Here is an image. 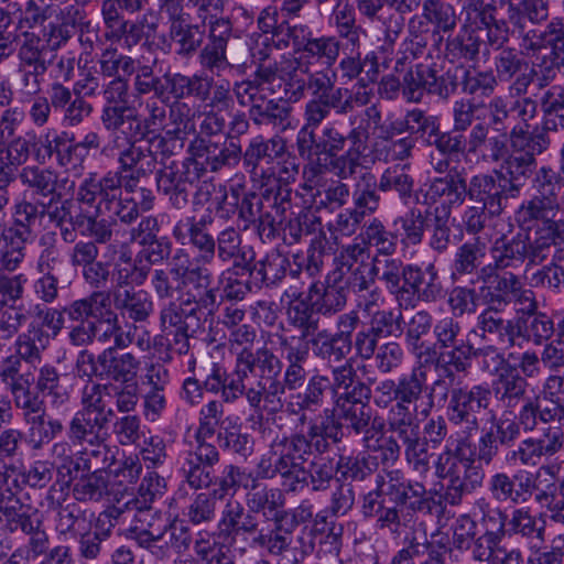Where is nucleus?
Here are the masks:
<instances>
[{"label": "nucleus", "mask_w": 564, "mask_h": 564, "mask_svg": "<svg viewBox=\"0 0 564 564\" xmlns=\"http://www.w3.org/2000/svg\"><path fill=\"white\" fill-rule=\"evenodd\" d=\"M254 482V478L251 474L240 470L239 468L229 466L225 470V475L220 481V494L219 498H224L228 495H234L237 487L248 488Z\"/></svg>", "instance_id": "nucleus-46"}, {"label": "nucleus", "mask_w": 564, "mask_h": 564, "mask_svg": "<svg viewBox=\"0 0 564 564\" xmlns=\"http://www.w3.org/2000/svg\"><path fill=\"white\" fill-rule=\"evenodd\" d=\"M525 253V245L522 241H512L509 245L505 246L503 250H500L499 247L494 250V258L501 265H509L513 261H521Z\"/></svg>", "instance_id": "nucleus-61"}, {"label": "nucleus", "mask_w": 564, "mask_h": 564, "mask_svg": "<svg viewBox=\"0 0 564 564\" xmlns=\"http://www.w3.org/2000/svg\"><path fill=\"white\" fill-rule=\"evenodd\" d=\"M403 352L399 344L387 343L380 347L377 354V366L382 372H390L402 361Z\"/></svg>", "instance_id": "nucleus-52"}, {"label": "nucleus", "mask_w": 564, "mask_h": 564, "mask_svg": "<svg viewBox=\"0 0 564 564\" xmlns=\"http://www.w3.org/2000/svg\"><path fill=\"white\" fill-rule=\"evenodd\" d=\"M112 411L98 406L97 404H89L84 410L76 413L70 425V435L79 441L88 440L93 443L98 438L99 431L109 421Z\"/></svg>", "instance_id": "nucleus-14"}, {"label": "nucleus", "mask_w": 564, "mask_h": 564, "mask_svg": "<svg viewBox=\"0 0 564 564\" xmlns=\"http://www.w3.org/2000/svg\"><path fill=\"white\" fill-rule=\"evenodd\" d=\"M424 383L425 378L421 372H412L399 378L398 403L391 409L389 415L391 426L399 424L400 419H404L405 422H412L406 404L413 403L420 398Z\"/></svg>", "instance_id": "nucleus-15"}, {"label": "nucleus", "mask_w": 564, "mask_h": 564, "mask_svg": "<svg viewBox=\"0 0 564 564\" xmlns=\"http://www.w3.org/2000/svg\"><path fill=\"white\" fill-rule=\"evenodd\" d=\"M394 232L402 243L406 246L421 242L423 236V219L421 215L411 213L401 217L394 223Z\"/></svg>", "instance_id": "nucleus-33"}, {"label": "nucleus", "mask_w": 564, "mask_h": 564, "mask_svg": "<svg viewBox=\"0 0 564 564\" xmlns=\"http://www.w3.org/2000/svg\"><path fill=\"white\" fill-rule=\"evenodd\" d=\"M12 393L17 406L25 410L28 419L42 412V402L36 395H33L24 384L15 382L12 387Z\"/></svg>", "instance_id": "nucleus-51"}, {"label": "nucleus", "mask_w": 564, "mask_h": 564, "mask_svg": "<svg viewBox=\"0 0 564 564\" xmlns=\"http://www.w3.org/2000/svg\"><path fill=\"white\" fill-rule=\"evenodd\" d=\"M382 270L381 279L386 282L387 288L391 293H398L401 291V275L402 269L401 263L394 259H379L376 258L375 267L368 269V274L371 275L373 271L380 272Z\"/></svg>", "instance_id": "nucleus-37"}, {"label": "nucleus", "mask_w": 564, "mask_h": 564, "mask_svg": "<svg viewBox=\"0 0 564 564\" xmlns=\"http://www.w3.org/2000/svg\"><path fill=\"white\" fill-rule=\"evenodd\" d=\"M491 489L499 500L525 501L531 494V480L528 477L510 480L506 475L499 474L492 478Z\"/></svg>", "instance_id": "nucleus-22"}, {"label": "nucleus", "mask_w": 564, "mask_h": 564, "mask_svg": "<svg viewBox=\"0 0 564 564\" xmlns=\"http://www.w3.org/2000/svg\"><path fill=\"white\" fill-rule=\"evenodd\" d=\"M564 397V380L558 376H551L546 379L541 395L539 397L544 404L541 410V420L543 423L555 420L560 413H564V406L561 401Z\"/></svg>", "instance_id": "nucleus-21"}, {"label": "nucleus", "mask_w": 564, "mask_h": 564, "mask_svg": "<svg viewBox=\"0 0 564 564\" xmlns=\"http://www.w3.org/2000/svg\"><path fill=\"white\" fill-rule=\"evenodd\" d=\"M316 88L322 96L332 87V78L327 74L317 73L307 76V67L296 58L281 61L279 67L273 70L271 67L261 66L253 79L241 83L238 86V95L246 94L250 101L263 99L284 86L285 91L292 90L293 97L297 99L304 90L307 80Z\"/></svg>", "instance_id": "nucleus-1"}, {"label": "nucleus", "mask_w": 564, "mask_h": 564, "mask_svg": "<svg viewBox=\"0 0 564 564\" xmlns=\"http://www.w3.org/2000/svg\"><path fill=\"white\" fill-rule=\"evenodd\" d=\"M521 289V283L517 276L510 272L491 275L485 281L480 289V295L486 303L495 306L500 305L511 296H516Z\"/></svg>", "instance_id": "nucleus-19"}, {"label": "nucleus", "mask_w": 564, "mask_h": 564, "mask_svg": "<svg viewBox=\"0 0 564 564\" xmlns=\"http://www.w3.org/2000/svg\"><path fill=\"white\" fill-rule=\"evenodd\" d=\"M48 344V335L44 330L32 328L21 335L17 340V351L21 358L30 364L40 361V352Z\"/></svg>", "instance_id": "nucleus-28"}, {"label": "nucleus", "mask_w": 564, "mask_h": 564, "mask_svg": "<svg viewBox=\"0 0 564 564\" xmlns=\"http://www.w3.org/2000/svg\"><path fill=\"white\" fill-rule=\"evenodd\" d=\"M218 440L221 447L228 448L234 453L245 456L250 451L249 438L240 433L239 419L237 416H228L221 422Z\"/></svg>", "instance_id": "nucleus-26"}, {"label": "nucleus", "mask_w": 564, "mask_h": 564, "mask_svg": "<svg viewBox=\"0 0 564 564\" xmlns=\"http://www.w3.org/2000/svg\"><path fill=\"white\" fill-rule=\"evenodd\" d=\"M528 124H519L511 133L512 153L505 162L506 173L512 175L514 186H522L531 173L534 156L547 145L542 134L533 135Z\"/></svg>", "instance_id": "nucleus-3"}, {"label": "nucleus", "mask_w": 564, "mask_h": 564, "mask_svg": "<svg viewBox=\"0 0 564 564\" xmlns=\"http://www.w3.org/2000/svg\"><path fill=\"white\" fill-rule=\"evenodd\" d=\"M308 297L313 300L316 312L323 313L339 311L346 303V295L343 289L337 286L324 288L321 283L311 285Z\"/></svg>", "instance_id": "nucleus-25"}, {"label": "nucleus", "mask_w": 564, "mask_h": 564, "mask_svg": "<svg viewBox=\"0 0 564 564\" xmlns=\"http://www.w3.org/2000/svg\"><path fill=\"white\" fill-rule=\"evenodd\" d=\"M360 164L359 161V150L358 149H350L346 155H343L340 158H332V163H329V167H317L318 178H319V185L315 194H312L313 196L321 194V187L324 186L322 183V173L323 171H332L335 174L346 177L347 175L351 174L357 165Z\"/></svg>", "instance_id": "nucleus-35"}, {"label": "nucleus", "mask_w": 564, "mask_h": 564, "mask_svg": "<svg viewBox=\"0 0 564 564\" xmlns=\"http://www.w3.org/2000/svg\"><path fill=\"white\" fill-rule=\"evenodd\" d=\"M257 368H260L263 375L268 372L269 376H276L280 371V362L267 349L259 350L254 358L251 351L243 348L237 360L235 376L228 382L225 381L223 395L227 401L235 400L243 393L246 388L243 379L247 378L248 372H253Z\"/></svg>", "instance_id": "nucleus-8"}, {"label": "nucleus", "mask_w": 564, "mask_h": 564, "mask_svg": "<svg viewBox=\"0 0 564 564\" xmlns=\"http://www.w3.org/2000/svg\"><path fill=\"white\" fill-rule=\"evenodd\" d=\"M28 422L31 424L30 436L39 444L50 442L62 431V424L58 421H46L43 411L29 417Z\"/></svg>", "instance_id": "nucleus-39"}, {"label": "nucleus", "mask_w": 564, "mask_h": 564, "mask_svg": "<svg viewBox=\"0 0 564 564\" xmlns=\"http://www.w3.org/2000/svg\"><path fill=\"white\" fill-rule=\"evenodd\" d=\"M28 510L14 497H10L6 505L0 507V521H6L7 528L10 531H14L18 528L28 531Z\"/></svg>", "instance_id": "nucleus-36"}, {"label": "nucleus", "mask_w": 564, "mask_h": 564, "mask_svg": "<svg viewBox=\"0 0 564 564\" xmlns=\"http://www.w3.org/2000/svg\"><path fill=\"white\" fill-rule=\"evenodd\" d=\"M206 440L196 438L195 451L188 452L183 470L187 481L193 488L207 487L212 481L210 466L218 462V452Z\"/></svg>", "instance_id": "nucleus-12"}, {"label": "nucleus", "mask_w": 564, "mask_h": 564, "mask_svg": "<svg viewBox=\"0 0 564 564\" xmlns=\"http://www.w3.org/2000/svg\"><path fill=\"white\" fill-rule=\"evenodd\" d=\"M525 388L527 381L524 378L519 376L516 368H512L511 365H507L501 369L498 390H502L503 395L518 398L523 394Z\"/></svg>", "instance_id": "nucleus-47"}, {"label": "nucleus", "mask_w": 564, "mask_h": 564, "mask_svg": "<svg viewBox=\"0 0 564 564\" xmlns=\"http://www.w3.org/2000/svg\"><path fill=\"white\" fill-rule=\"evenodd\" d=\"M431 317L425 312H417L411 319L406 338L409 345L415 349L420 337L431 328Z\"/></svg>", "instance_id": "nucleus-59"}, {"label": "nucleus", "mask_w": 564, "mask_h": 564, "mask_svg": "<svg viewBox=\"0 0 564 564\" xmlns=\"http://www.w3.org/2000/svg\"><path fill=\"white\" fill-rule=\"evenodd\" d=\"M188 310H178L175 304L170 305L169 307L162 311V326L167 334H174L175 337H186V323L185 317L188 314L195 312L196 307L189 305Z\"/></svg>", "instance_id": "nucleus-34"}, {"label": "nucleus", "mask_w": 564, "mask_h": 564, "mask_svg": "<svg viewBox=\"0 0 564 564\" xmlns=\"http://www.w3.org/2000/svg\"><path fill=\"white\" fill-rule=\"evenodd\" d=\"M485 256V247L479 242L465 243L462 246L456 254V269L459 272L471 271L477 263L481 262Z\"/></svg>", "instance_id": "nucleus-48"}, {"label": "nucleus", "mask_w": 564, "mask_h": 564, "mask_svg": "<svg viewBox=\"0 0 564 564\" xmlns=\"http://www.w3.org/2000/svg\"><path fill=\"white\" fill-rule=\"evenodd\" d=\"M518 435V425L511 414H503L495 424H492L487 437L490 442L499 441L506 443L512 441Z\"/></svg>", "instance_id": "nucleus-53"}, {"label": "nucleus", "mask_w": 564, "mask_h": 564, "mask_svg": "<svg viewBox=\"0 0 564 564\" xmlns=\"http://www.w3.org/2000/svg\"><path fill=\"white\" fill-rule=\"evenodd\" d=\"M516 371L520 370L525 377L532 378L540 373L541 365L538 355L533 351H524L519 355L511 354L509 364Z\"/></svg>", "instance_id": "nucleus-54"}, {"label": "nucleus", "mask_w": 564, "mask_h": 564, "mask_svg": "<svg viewBox=\"0 0 564 564\" xmlns=\"http://www.w3.org/2000/svg\"><path fill=\"white\" fill-rule=\"evenodd\" d=\"M315 143L313 130L304 127L297 134L299 152L302 156H306L310 161L308 165L304 169V188L314 191L319 185V178L316 165Z\"/></svg>", "instance_id": "nucleus-24"}, {"label": "nucleus", "mask_w": 564, "mask_h": 564, "mask_svg": "<svg viewBox=\"0 0 564 564\" xmlns=\"http://www.w3.org/2000/svg\"><path fill=\"white\" fill-rule=\"evenodd\" d=\"M476 535V523L468 516H460L453 525V544L460 550L468 549Z\"/></svg>", "instance_id": "nucleus-50"}, {"label": "nucleus", "mask_w": 564, "mask_h": 564, "mask_svg": "<svg viewBox=\"0 0 564 564\" xmlns=\"http://www.w3.org/2000/svg\"><path fill=\"white\" fill-rule=\"evenodd\" d=\"M406 444L405 456L413 468L420 473L427 467V453L423 442L419 438V426L412 422L400 419V423L391 426Z\"/></svg>", "instance_id": "nucleus-18"}, {"label": "nucleus", "mask_w": 564, "mask_h": 564, "mask_svg": "<svg viewBox=\"0 0 564 564\" xmlns=\"http://www.w3.org/2000/svg\"><path fill=\"white\" fill-rule=\"evenodd\" d=\"M543 443L540 440H525L518 449V456L524 465H536L543 454Z\"/></svg>", "instance_id": "nucleus-62"}, {"label": "nucleus", "mask_w": 564, "mask_h": 564, "mask_svg": "<svg viewBox=\"0 0 564 564\" xmlns=\"http://www.w3.org/2000/svg\"><path fill=\"white\" fill-rule=\"evenodd\" d=\"M21 176L23 182L37 188L44 195L56 192V175L52 171L26 167Z\"/></svg>", "instance_id": "nucleus-44"}, {"label": "nucleus", "mask_w": 564, "mask_h": 564, "mask_svg": "<svg viewBox=\"0 0 564 564\" xmlns=\"http://www.w3.org/2000/svg\"><path fill=\"white\" fill-rule=\"evenodd\" d=\"M29 151V141L24 138H17L11 143H6L0 156L3 160L2 154L6 152V164L17 166L26 161Z\"/></svg>", "instance_id": "nucleus-58"}, {"label": "nucleus", "mask_w": 564, "mask_h": 564, "mask_svg": "<svg viewBox=\"0 0 564 564\" xmlns=\"http://www.w3.org/2000/svg\"><path fill=\"white\" fill-rule=\"evenodd\" d=\"M139 364L134 357L127 352L112 358L110 373L116 382L127 384L135 382Z\"/></svg>", "instance_id": "nucleus-38"}, {"label": "nucleus", "mask_w": 564, "mask_h": 564, "mask_svg": "<svg viewBox=\"0 0 564 564\" xmlns=\"http://www.w3.org/2000/svg\"><path fill=\"white\" fill-rule=\"evenodd\" d=\"M514 177L506 173L505 165L496 173V177L478 175L473 177L469 185V196L473 199L482 202L490 214H499L501 196H514L521 186H514Z\"/></svg>", "instance_id": "nucleus-7"}, {"label": "nucleus", "mask_w": 564, "mask_h": 564, "mask_svg": "<svg viewBox=\"0 0 564 564\" xmlns=\"http://www.w3.org/2000/svg\"><path fill=\"white\" fill-rule=\"evenodd\" d=\"M254 542L265 547L270 553L279 554L289 545L288 538L279 530L268 531L261 530Z\"/></svg>", "instance_id": "nucleus-60"}, {"label": "nucleus", "mask_w": 564, "mask_h": 564, "mask_svg": "<svg viewBox=\"0 0 564 564\" xmlns=\"http://www.w3.org/2000/svg\"><path fill=\"white\" fill-rule=\"evenodd\" d=\"M336 415L339 420H344L356 433H360L370 421V409L362 403L347 400L336 409Z\"/></svg>", "instance_id": "nucleus-32"}, {"label": "nucleus", "mask_w": 564, "mask_h": 564, "mask_svg": "<svg viewBox=\"0 0 564 564\" xmlns=\"http://www.w3.org/2000/svg\"><path fill=\"white\" fill-rule=\"evenodd\" d=\"M378 486L383 495L399 505H406L412 510L423 507L424 487L419 482H405L398 470L388 473Z\"/></svg>", "instance_id": "nucleus-13"}, {"label": "nucleus", "mask_w": 564, "mask_h": 564, "mask_svg": "<svg viewBox=\"0 0 564 564\" xmlns=\"http://www.w3.org/2000/svg\"><path fill=\"white\" fill-rule=\"evenodd\" d=\"M240 238L234 229L221 231L218 237V253L224 260L231 259L238 252Z\"/></svg>", "instance_id": "nucleus-64"}, {"label": "nucleus", "mask_w": 564, "mask_h": 564, "mask_svg": "<svg viewBox=\"0 0 564 564\" xmlns=\"http://www.w3.org/2000/svg\"><path fill=\"white\" fill-rule=\"evenodd\" d=\"M527 333L535 343L547 339L553 334V322L545 314H536L529 318Z\"/></svg>", "instance_id": "nucleus-56"}, {"label": "nucleus", "mask_w": 564, "mask_h": 564, "mask_svg": "<svg viewBox=\"0 0 564 564\" xmlns=\"http://www.w3.org/2000/svg\"><path fill=\"white\" fill-rule=\"evenodd\" d=\"M282 302L286 305L289 321L297 326L307 325L316 311L313 300L308 297V291L300 293L295 288H290L284 292Z\"/></svg>", "instance_id": "nucleus-20"}, {"label": "nucleus", "mask_w": 564, "mask_h": 564, "mask_svg": "<svg viewBox=\"0 0 564 564\" xmlns=\"http://www.w3.org/2000/svg\"><path fill=\"white\" fill-rule=\"evenodd\" d=\"M221 412V404L217 401H210L202 408L199 427L196 432V438H198V441L207 440L214 435Z\"/></svg>", "instance_id": "nucleus-42"}, {"label": "nucleus", "mask_w": 564, "mask_h": 564, "mask_svg": "<svg viewBox=\"0 0 564 564\" xmlns=\"http://www.w3.org/2000/svg\"><path fill=\"white\" fill-rule=\"evenodd\" d=\"M440 478L447 479L453 499L469 492L482 481V473L474 466L473 451L465 440H449L435 464Z\"/></svg>", "instance_id": "nucleus-2"}, {"label": "nucleus", "mask_w": 564, "mask_h": 564, "mask_svg": "<svg viewBox=\"0 0 564 564\" xmlns=\"http://www.w3.org/2000/svg\"><path fill=\"white\" fill-rule=\"evenodd\" d=\"M544 408L542 400L536 398L527 402L520 411V424L525 431L533 430L538 422L541 421V410Z\"/></svg>", "instance_id": "nucleus-63"}, {"label": "nucleus", "mask_w": 564, "mask_h": 564, "mask_svg": "<svg viewBox=\"0 0 564 564\" xmlns=\"http://www.w3.org/2000/svg\"><path fill=\"white\" fill-rule=\"evenodd\" d=\"M307 447L301 437L278 442L272 447L275 468L285 477L291 490H300L308 482L310 475L303 466Z\"/></svg>", "instance_id": "nucleus-5"}, {"label": "nucleus", "mask_w": 564, "mask_h": 564, "mask_svg": "<svg viewBox=\"0 0 564 564\" xmlns=\"http://www.w3.org/2000/svg\"><path fill=\"white\" fill-rule=\"evenodd\" d=\"M426 18L435 23L441 31H448L455 26V14L451 6L434 0L424 3Z\"/></svg>", "instance_id": "nucleus-41"}, {"label": "nucleus", "mask_w": 564, "mask_h": 564, "mask_svg": "<svg viewBox=\"0 0 564 564\" xmlns=\"http://www.w3.org/2000/svg\"><path fill=\"white\" fill-rule=\"evenodd\" d=\"M449 304L454 314L475 312L477 300L473 291L465 288H456L449 295Z\"/></svg>", "instance_id": "nucleus-57"}, {"label": "nucleus", "mask_w": 564, "mask_h": 564, "mask_svg": "<svg viewBox=\"0 0 564 564\" xmlns=\"http://www.w3.org/2000/svg\"><path fill=\"white\" fill-rule=\"evenodd\" d=\"M496 535L494 533L481 536L474 550V557L478 561H488L489 564H521L519 551H507L501 547H494Z\"/></svg>", "instance_id": "nucleus-23"}, {"label": "nucleus", "mask_w": 564, "mask_h": 564, "mask_svg": "<svg viewBox=\"0 0 564 564\" xmlns=\"http://www.w3.org/2000/svg\"><path fill=\"white\" fill-rule=\"evenodd\" d=\"M466 185L459 180L437 178L430 185L427 196L440 199L443 206L460 204L464 200Z\"/></svg>", "instance_id": "nucleus-27"}, {"label": "nucleus", "mask_w": 564, "mask_h": 564, "mask_svg": "<svg viewBox=\"0 0 564 564\" xmlns=\"http://www.w3.org/2000/svg\"><path fill=\"white\" fill-rule=\"evenodd\" d=\"M383 429L384 420L373 417L371 426L364 436L365 447L370 454H373L372 458L375 460L394 463L399 457L400 448L392 437L384 435Z\"/></svg>", "instance_id": "nucleus-16"}, {"label": "nucleus", "mask_w": 564, "mask_h": 564, "mask_svg": "<svg viewBox=\"0 0 564 564\" xmlns=\"http://www.w3.org/2000/svg\"><path fill=\"white\" fill-rule=\"evenodd\" d=\"M120 164L122 172H130L133 177L145 174L154 167L152 155L135 144L121 153Z\"/></svg>", "instance_id": "nucleus-29"}, {"label": "nucleus", "mask_w": 564, "mask_h": 564, "mask_svg": "<svg viewBox=\"0 0 564 564\" xmlns=\"http://www.w3.org/2000/svg\"><path fill=\"white\" fill-rule=\"evenodd\" d=\"M490 391L474 387L469 391L455 390L448 405V419L456 423H475L477 414L489 404Z\"/></svg>", "instance_id": "nucleus-11"}, {"label": "nucleus", "mask_w": 564, "mask_h": 564, "mask_svg": "<svg viewBox=\"0 0 564 564\" xmlns=\"http://www.w3.org/2000/svg\"><path fill=\"white\" fill-rule=\"evenodd\" d=\"M72 319L87 317L95 318V337L99 341H107L112 336L116 344L121 345L120 337L117 335V316L110 310V300L102 293H94L87 300H79L72 304L68 311Z\"/></svg>", "instance_id": "nucleus-6"}, {"label": "nucleus", "mask_w": 564, "mask_h": 564, "mask_svg": "<svg viewBox=\"0 0 564 564\" xmlns=\"http://www.w3.org/2000/svg\"><path fill=\"white\" fill-rule=\"evenodd\" d=\"M113 432L118 442L122 445L135 444L139 438L144 435L139 417L132 415L119 419L115 423Z\"/></svg>", "instance_id": "nucleus-43"}, {"label": "nucleus", "mask_w": 564, "mask_h": 564, "mask_svg": "<svg viewBox=\"0 0 564 564\" xmlns=\"http://www.w3.org/2000/svg\"><path fill=\"white\" fill-rule=\"evenodd\" d=\"M344 147V138L333 128H324L323 139L315 145L316 165L329 167L332 158Z\"/></svg>", "instance_id": "nucleus-30"}, {"label": "nucleus", "mask_w": 564, "mask_h": 564, "mask_svg": "<svg viewBox=\"0 0 564 564\" xmlns=\"http://www.w3.org/2000/svg\"><path fill=\"white\" fill-rule=\"evenodd\" d=\"M181 276V283L177 285L187 295L183 300L187 305L194 304V307H205L209 312L213 311L217 303L216 291L209 286V273L206 269H186L182 273L177 269L175 271Z\"/></svg>", "instance_id": "nucleus-10"}, {"label": "nucleus", "mask_w": 564, "mask_h": 564, "mask_svg": "<svg viewBox=\"0 0 564 564\" xmlns=\"http://www.w3.org/2000/svg\"><path fill=\"white\" fill-rule=\"evenodd\" d=\"M142 470V466L137 457H128L123 462L113 464L106 470V477L112 499L120 501L124 495L129 494L132 485L135 484Z\"/></svg>", "instance_id": "nucleus-17"}, {"label": "nucleus", "mask_w": 564, "mask_h": 564, "mask_svg": "<svg viewBox=\"0 0 564 564\" xmlns=\"http://www.w3.org/2000/svg\"><path fill=\"white\" fill-rule=\"evenodd\" d=\"M163 479L154 473H148L139 487L140 507H147L148 503L163 494Z\"/></svg>", "instance_id": "nucleus-55"}, {"label": "nucleus", "mask_w": 564, "mask_h": 564, "mask_svg": "<svg viewBox=\"0 0 564 564\" xmlns=\"http://www.w3.org/2000/svg\"><path fill=\"white\" fill-rule=\"evenodd\" d=\"M2 242V264L8 270H14L24 257L22 252L23 240L20 236L14 235L12 230H9L3 235Z\"/></svg>", "instance_id": "nucleus-40"}, {"label": "nucleus", "mask_w": 564, "mask_h": 564, "mask_svg": "<svg viewBox=\"0 0 564 564\" xmlns=\"http://www.w3.org/2000/svg\"><path fill=\"white\" fill-rule=\"evenodd\" d=\"M252 491L248 494V505L253 511L273 510L280 502L281 494L276 489H267L250 485Z\"/></svg>", "instance_id": "nucleus-45"}, {"label": "nucleus", "mask_w": 564, "mask_h": 564, "mask_svg": "<svg viewBox=\"0 0 564 564\" xmlns=\"http://www.w3.org/2000/svg\"><path fill=\"white\" fill-rule=\"evenodd\" d=\"M64 469H67L68 479L65 480L67 485L74 482V495L78 500H98L102 496H111L110 487L107 481L106 470H96L91 475H87L90 466L88 463L80 458V462L75 464V470L69 467L63 466L59 473L63 475Z\"/></svg>", "instance_id": "nucleus-9"}, {"label": "nucleus", "mask_w": 564, "mask_h": 564, "mask_svg": "<svg viewBox=\"0 0 564 564\" xmlns=\"http://www.w3.org/2000/svg\"><path fill=\"white\" fill-rule=\"evenodd\" d=\"M382 191H397L401 196L408 194L412 188V182L403 169L393 167L387 170L380 181Z\"/></svg>", "instance_id": "nucleus-49"}, {"label": "nucleus", "mask_w": 564, "mask_h": 564, "mask_svg": "<svg viewBox=\"0 0 564 564\" xmlns=\"http://www.w3.org/2000/svg\"><path fill=\"white\" fill-rule=\"evenodd\" d=\"M338 56V43L334 39H316L307 41L305 51H302L299 62L305 57L323 61V64L330 65Z\"/></svg>", "instance_id": "nucleus-31"}, {"label": "nucleus", "mask_w": 564, "mask_h": 564, "mask_svg": "<svg viewBox=\"0 0 564 564\" xmlns=\"http://www.w3.org/2000/svg\"><path fill=\"white\" fill-rule=\"evenodd\" d=\"M527 213L535 219L542 220V226L536 230V238L531 247L533 261H542L547 256L551 246L564 247V223L554 220L557 209L551 199H532Z\"/></svg>", "instance_id": "nucleus-4"}]
</instances>
